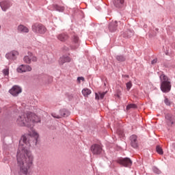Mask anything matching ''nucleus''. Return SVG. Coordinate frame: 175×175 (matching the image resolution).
Listing matches in <instances>:
<instances>
[{
  "instance_id": "nucleus-1",
  "label": "nucleus",
  "mask_w": 175,
  "mask_h": 175,
  "mask_svg": "<svg viewBox=\"0 0 175 175\" xmlns=\"http://www.w3.org/2000/svg\"><path fill=\"white\" fill-rule=\"evenodd\" d=\"M38 139H39V134L35 131L21 137L16 153V161L22 174H28V170L33 165V154L28 148L31 146H36Z\"/></svg>"
},
{
  "instance_id": "nucleus-2",
  "label": "nucleus",
  "mask_w": 175,
  "mask_h": 175,
  "mask_svg": "<svg viewBox=\"0 0 175 175\" xmlns=\"http://www.w3.org/2000/svg\"><path fill=\"white\" fill-rule=\"evenodd\" d=\"M35 118H36V116L31 112L21 113L16 119V124L20 126L29 128L36 122Z\"/></svg>"
},
{
  "instance_id": "nucleus-3",
  "label": "nucleus",
  "mask_w": 175,
  "mask_h": 175,
  "mask_svg": "<svg viewBox=\"0 0 175 175\" xmlns=\"http://www.w3.org/2000/svg\"><path fill=\"white\" fill-rule=\"evenodd\" d=\"M159 79L161 91L165 94L170 92V90H172V82L170 81V79H169L165 74L162 73L159 75Z\"/></svg>"
},
{
  "instance_id": "nucleus-4",
  "label": "nucleus",
  "mask_w": 175,
  "mask_h": 175,
  "mask_svg": "<svg viewBox=\"0 0 175 175\" xmlns=\"http://www.w3.org/2000/svg\"><path fill=\"white\" fill-rule=\"evenodd\" d=\"M31 31L34 33H40V35H44V33H46L47 29L42 24L36 23L32 25Z\"/></svg>"
},
{
  "instance_id": "nucleus-5",
  "label": "nucleus",
  "mask_w": 175,
  "mask_h": 175,
  "mask_svg": "<svg viewBox=\"0 0 175 175\" xmlns=\"http://www.w3.org/2000/svg\"><path fill=\"white\" fill-rule=\"evenodd\" d=\"M23 62L27 65H30L32 62H38V57L33 55L31 52H28L27 55L23 57Z\"/></svg>"
},
{
  "instance_id": "nucleus-6",
  "label": "nucleus",
  "mask_w": 175,
  "mask_h": 175,
  "mask_svg": "<svg viewBox=\"0 0 175 175\" xmlns=\"http://www.w3.org/2000/svg\"><path fill=\"white\" fill-rule=\"evenodd\" d=\"M32 67L28 64H21L16 68L18 73H25L27 72H31Z\"/></svg>"
},
{
  "instance_id": "nucleus-7",
  "label": "nucleus",
  "mask_w": 175,
  "mask_h": 175,
  "mask_svg": "<svg viewBox=\"0 0 175 175\" xmlns=\"http://www.w3.org/2000/svg\"><path fill=\"white\" fill-rule=\"evenodd\" d=\"M18 51H12L5 54V58L8 59V61H16L17 59V57H18Z\"/></svg>"
},
{
  "instance_id": "nucleus-8",
  "label": "nucleus",
  "mask_w": 175,
  "mask_h": 175,
  "mask_svg": "<svg viewBox=\"0 0 175 175\" xmlns=\"http://www.w3.org/2000/svg\"><path fill=\"white\" fill-rule=\"evenodd\" d=\"M9 92L12 96H18V94L23 92V89L21 87L15 85L9 90Z\"/></svg>"
},
{
  "instance_id": "nucleus-9",
  "label": "nucleus",
  "mask_w": 175,
  "mask_h": 175,
  "mask_svg": "<svg viewBox=\"0 0 175 175\" xmlns=\"http://www.w3.org/2000/svg\"><path fill=\"white\" fill-rule=\"evenodd\" d=\"M118 162L120 165H122V166H124L125 167H131V166H132V160L128 157L120 159Z\"/></svg>"
},
{
  "instance_id": "nucleus-10",
  "label": "nucleus",
  "mask_w": 175,
  "mask_h": 175,
  "mask_svg": "<svg viewBox=\"0 0 175 175\" xmlns=\"http://www.w3.org/2000/svg\"><path fill=\"white\" fill-rule=\"evenodd\" d=\"M11 6H12V3L9 0H2L0 2V7L1 8V10H3V12H6L8 9L10 8Z\"/></svg>"
},
{
  "instance_id": "nucleus-11",
  "label": "nucleus",
  "mask_w": 175,
  "mask_h": 175,
  "mask_svg": "<svg viewBox=\"0 0 175 175\" xmlns=\"http://www.w3.org/2000/svg\"><path fill=\"white\" fill-rule=\"evenodd\" d=\"M91 151L94 155H99L102 152V146L99 144H94L91 146Z\"/></svg>"
},
{
  "instance_id": "nucleus-12",
  "label": "nucleus",
  "mask_w": 175,
  "mask_h": 175,
  "mask_svg": "<svg viewBox=\"0 0 175 175\" xmlns=\"http://www.w3.org/2000/svg\"><path fill=\"white\" fill-rule=\"evenodd\" d=\"M165 121L168 126H172L173 124H174V117H173L172 115L167 113L165 115Z\"/></svg>"
},
{
  "instance_id": "nucleus-13",
  "label": "nucleus",
  "mask_w": 175,
  "mask_h": 175,
  "mask_svg": "<svg viewBox=\"0 0 175 175\" xmlns=\"http://www.w3.org/2000/svg\"><path fill=\"white\" fill-rule=\"evenodd\" d=\"M113 5L117 9H122L125 6V0H113Z\"/></svg>"
},
{
  "instance_id": "nucleus-14",
  "label": "nucleus",
  "mask_w": 175,
  "mask_h": 175,
  "mask_svg": "<svg viewBox=\"0 0 175 175\" xmlns=\"http://www.w3.org/2000/svg\"><path fill=\"white\" fill-rule=\"evenodd\" d=\"M130 140H131V146L133 148H137L138 147V144H137V136L133 135L130 137Z\"/></svg>"
},
{
  "instance_id": "nucleus-15",
  "label": "nucleus",
  "mask_w": 175,
  "mask_h": 175,
  "mask_svg": "<svg viewBox=\"0 0 175 175\" xmlns=\"http://www.w3.org/2000/svg\"><path fill=\"white\" fill-rule=\"evenodd\" d=\"M17 31L19 33H28L29 32V29L24 25H19L17 27Z\"/></svg>"
},
{
  "instance_id": "nucleus-16",
  "label": "nucleus",
  "mask_w": 175,
  "mask_h": 175,
  "mask_svg": "<svg viewBox=\"0 0 175 175\" xmlns=\"http://www.w3.org/2000/svg\"><path fill=\"white\" fill-rule=\"evenodd\" d=\"M117 24H118V22H117V21H112L109 23V29L110 32H116L117 31Z\"/></svg>"
},
{
  "instance_id": "nucleus-17",
  "label": "nucleus",
  "mask_w": 175,
  "mask_h": 175,
  "mask_svg": "<svg viewBox=\"0 0 175 175\" xmlns=\"http://www.w3.org/2000/svg\"><path fill=\"white\" fill-rule=\"evenodd\" d=\"M70 57L69 56H62L59 59V65H64L66 62H70Z\"/></svg>"
},
{
  "instance_id": "nucleus-18",
  "label": "nucleus",
  "mask_w": 175,
  "mask_h": 175,
  "mask_svg": "<svg viewBox=\"0 0 175 175\" xmlns=\"http://www.w3.org/2000/svg\"><path fill=\"white\" fill-rule=\"evenodd\" d=\"M107 93V92L95 93L96 100H99V99H103Z\"/></svg>"
},
{
  "instance_id": "nucleus-19",
  "label": "nucleus",
  "mask_w": 175,
  "mask_h": 175,
  "mask_svg": "<svg viewBox=\"0 0 175 175\" xmlns=\"http://www.w3.org/2000/svg\"><path fill=\"white\" fill-rule=\"evenodd\" d=\"M59 115L60 118L62 117H68V116L70 115V113H69V111H68V109H63L59 111Z\"/></svg>"
},
{
  "instance_id": "nucleus-20",
  "label": "nucleus",
  "mask_w": 175,
  "mask_h": 175,
  "mask_svg": "<svg viewBox=\"0 0 175 175\" xmlns=\"http://www.w3.org/2000/svg\"><path fill=\"white\" fill-rule=\"evenodd\" d=\"M68 36L66 33H61L57 36V39L60 40V42H65V40H68Z\"/></svg>"
},
{
  "instance_id": "nucleus-21",
  "label": "nucleus",
  "mask_w": 175,
  "mask_h": 175,
  "mask_svg": "<svg viewBox=\"0 0 175 175\" xmlns=\"http://www.w3.org/2000/svg\"><path fill=\"white\" fill-rule=\"evenodd\" d=\"M53 10H56V12H59L61 13H62V12H64V10H65L64 6L53 5Z\"/></svg>"
},
{
  "instance_id": "nucleus-22",
  "label": "nucleus",
  "mask_w": 175,
  "mask_h": 175,
  "mask_svg": "<svg viewBox=\"0 0 175 175\" xmlns=\"http://www.w3.org/2000/svg\"><path fill=\"white\" fill-rule=\"evenodd\" d=\"M73 43L75 44L74 49H76L80 46V42L79 41V37L74 36H73Z\"/></svg>"
},
{
  "instance_id": "nucleus-23",
  "label": "nucleus",
  "mask_w": 175,
  "mask_h": 175,
  "mask_svg": "<svg viewBox=\"0 0 175 175\" xmlns=\"http://www.w3.org/2000/svg\"><path fill=\"white\" fill-rule=\"evenodd\" d=\"M116 59L119 62H124L126 59V57L122 55H118L116 56Z\"/></svg>"
},
{
  "instance_id": "nucleus-24",
  "label": "nucleus",
  "mask_w": 175,
  "mask_h": 175,
  "mask_svg": "<svg viewBox=\"0 0 175 175\" xmlns=\"http://www.w3.org/2000/svg\"><path fill=\"white\" fill-rule=\"evenodd\" d=\"M135 32L133 30H127L124 33V36H126V38H132Z\"/></svg>"
},
{
  "instance_id": "nucleus-25",
  "label": "nucleus",
  "mask_w": 175,
  "mask_h": 175,
  "mask_svg": "<svg viewBox=\"0 0 175 175\" xmlns=\"http://www.w3.org/2000/svg\"><path fill=\"white\" fill-rule=\"evenodd\" d=\"M91 94V90L88 88H85L82 90V94L83 96H88V95H90Z\"/></svg>"
},
{
  "instance_id": "nucleus-26",
  "label": "nucleus",
  "mask_w": 175,
  "mask_h": 175,
  "mask_svg": "<svg viewBox=\"0 0 175 175\" xmlns=\"http://www.w3.org/2000/svg\"><path fill=\"white\" fill-rule=\"evenodd\" d=\"M156 151L160 155H163V150H162V148H161L159 146H157L156 147Z\"/></svg>"
},
{
  "instance_id": "nucleus-27",
  "label": "nucleus",
  "mask_w": 175,
  "mask_h": 175,
  "mask_svg": "<svg viewBox=\"0 0 175 175\" xmlns=\"http://www.w3.org/2000/svg\"><path fill=\"white\" fill-rule=\"evenodd\" d=\"M136 107H137V106H136V105L130 104L126 106V110H130V109H136Z\"/></svg>"
},
{
  "instance_id": "nucleus-28",
  "label": "nucleus",
  "mask_w": 175,
  "mask_h": 175,
  "mask_svg": "<svg viewBox=\"0 0 175 175\" xmlns=\"http://www.w3.org/2000/svg\"><path fill=\"white\" fill-rule=\"evenodd\" d=\"M3 76H9V68H4L2 70Z\"/></svg>"
},
{
  "instance_id": "nucleus-29",
  "label": "nucleus",
  "mask_w": 175,
  "mask_h": 175,
  "mask_svg": "<svg viewBox=\"0 0 175 175\" xmlns=\"http://www.w3.org/2000/svg\"><path fill=\"white\" fill-rule=\"evenodd\" d=\"M152 170H153L154 173H155L156 174H161V170H159V169H158V167H153Z\"/></svg>"
},
{
  "instance_id": "nucleus-30",
  "label": "nucleus",
  "mask_w": 175,
  "mask_h": 175,
  "mask_svg": "<svg viewBox=\"0 0 175 175\" xmlns=\"http://www.w3.org/2000/svg\"><path fill=\"white\" fill-rule=\"evenodd\" d=\"M46 79H47V76L43 75L42 77H39L38 80L39 81H44L46 83Z\"/></svg>"
},
{
  "instance_id": "nucleus-31",
  "label": "nucleus",
  "mask_w": 175,
  "mask_h": 175,
  "mask_svg": "<svg viewBox=\"0 0 175 175\" xmlns=\"http://www.w3.org/2000/svg\"><path fill=\"white\" fill-rule=\"evenodd\" d=\"M126 90L127 91H129V90H131V88H132V82L129 81L126 83Z\"/></svg>"
},
{
  "instance_id": "nucleus-32",
  "label": "nucleus",
  "mask_w": 175,
  "mask_h": 175,
  "mask_svg": "<svg viewBox=\"0 0 175 175\" xmlns=\"http://www.w3.org/2000/svg\"><path fill=\"white\" fill-rule=\"evenodd\" d=\"M164 103L166 106H170V100L167 98H165Z\"/></svg>"
},
{
  "instance_id": "nucleus-33",
  "label": "nucleus",
  "mask_w": 175,
  "mask_h": 175,
  "mask_svg": "<svg viewBox=\"0 0 175 175\" xmlns=\"http://www.w3.org/2000/svg\"><path fill=\"white\" fill-rule=\"evenodd\" d=\"M52 117H53V118H57L59 119L61 118V115H57V113H51Z\"/></svg>"
},
{
  "instance_id": "nucleus-34",
  "label": "nucleus",
  "mask_w": 175,
  "mask_h": 175,
  "mask_svg": "<svg viewBox=\"0 0 175 175\" xmlns=\"http://www.w3.org/2000/svg\"><path fill=\"white\" fill-rule=\"evenodd\" d=\"M81 81H84V77H79L78 78H77V81H78V83H81Z\"/></svg>"
},
{
  "instance_id": "nucleus-35",
  "label": "nucleus",
  "mask_w": 175,
  "mask_h": 175,
  "mask_svg": "<svg viewBox=\"0 0 175 175\" xmlns=\"http://www.w3.org/2000/svg\"><path fill=\"white\" fill-rule=\"evenodd\" d=\"M151 64L152 65H154V64H157V59H154L153 60H152Z\"/></svg>"
},
{
  "instance_id": "nucleus-36",
  "label": "nucleus",
  "mask_w": 175,
  "mask_h": 175,
  "mask_svg": "<svg viewBox=\"0 0 175 175\" xmlns=\"http://www.w3.org/2000/svg\"><path fill=\"white\" fill-rule=\"evenodd\" d=\"M166 55H167L169 54V53H165Z\"/></svg>"
},
{
  "instance_id": "nucleus-37",
  "label": "nucleus",
  "mask_w": 175,
  "mask_h": 175,
  "mask_svg": "<svg viewBox=\"0 0 175 175\" xmlns=\"http://www.w3.org/2000/svg\"><path fill=\"white\" fill-rule=\"evenodd\" d=\"M126 77H129V75H126Z\"/></svg>"
},
{
  "instance_id": "nucleus-38",
  "label": "nucleus",
  "mask_w": 175,
  "mask_h": 175,
  "mask_svg": "<svg viewBox=\"0 0 175 175\" xmlns=\"http://www.w3.org/2000/svg\"><path fill=\"white\" fill-rule=\"evenodd\" d=\"M0 29H1V25H0Z\"/></svg>"
}]
</instances>
